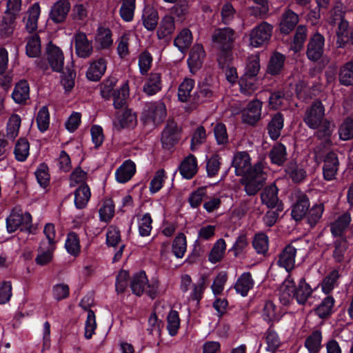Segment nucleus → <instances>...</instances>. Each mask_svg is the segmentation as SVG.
<instances>
[{
    "instance_id": "nucleus-1",
    "label": "nucleus",
    "mask_w": 353,
    "mask_h": 353,
    "mask_svg": "<svg viewBox=\"0 0 353 353\" xmlns=\"http://www.w3.org/2000/svg\"><path fill=\"white\" fill-rule=\"evenodd\" d=\"M212 40L220 48L218 62L223 68L232 59V50L234 41V31L230 28H219L212 35Z\"/></svg>"
},
{
    "instance_id": "nucleus-2",
    "label": "nucleus",
    "mask_w": 353,
    "mask_h": 353,
    "mask_svg": "<svg viewBox=\"0 0 353 353\" xmlns=\"http://www.w3.org/2000/svg\"><path fill=\"white\" fill-rule=\"evenodd\" d=\"M314 292L309 283H307L304 277L299 279L296 288L281 290L279 299L282 304L288 305L293 299H295L299 305H305L307 300Z\"/></svg>"
},
{
    "instance_id": "nucleus-3",
    "label": "nucleus",
    "mask_w": 353,
    "mask_h": 353,
    "mask_svg": "<svg viewBox=\"0 0 353 353\" xmlns=\"http://www.w3.org/2000/svg\"><path fill=\"white\" fill-rule=\"evenodd\" d=\"M166 117V105L163 101L159 100L145 104L141 119L145 125H158L164 121Z\"/></svg>"
},
{
    "instance_id": "nucleus-4",
    "label": "nucleus",
    "mask_w": 353,
    "mask_h": 353,
    "mask_svg": "<svg viewBox=\"0 0 353 353\" xmlns=\"http://www.w3.org/2000/svg\"><path fill=\"white\" fill-rule=\"evenodd\" d=\"M265 181V172L260 165L254 166L239 181L244 186V191L248 196L256 195L263 187Z\"/></svg>"
},
{
    "instance_id": "nucleus-5",
    "label": "nucleus",
    "mask_w": 353,
    "mask_h": 353,
    "mask_svg": "<svg viewBox=\"0 0 353 353\" xmlns=\"http://www.w3.org/2000/svg\"><path fill=\"white\" fill-rule=\"evenodd\" d=\"M46 54L48 64L43 60L37 61L36 63L39 69L46 72L50 66L52 71L61 72L64 65V55L61 48L50 43L46 47Z\"/></svg>"
},
{
    "instance_id": "nucleus-6",
    "label": "nucleus",
    "mask_w": 353,
    "mask_h": 353,
    "mask_svg": "<svg viewBox=\"0 0 353 353\" xmlns=\"http://www.w3.org/2000/svg\"><path fill=\"white\" fill-rule=\"evenodd\" d=\"M159 281L149 282L144 270L134 274V294L138 296L145 294L152 300L156 299L158 295Z\"/></svg>"
},
{
    "instance_id": "nucleus-7",
    "label": "nucleus",
    "mask_w": 353,
    "mask_h": 353,
    "mask_svg": "<svg viewBox=\"0 0 353 353\" xmlns=\"http://www.w3.org/2000/svg\"><path fill=\"white\" fill-rule=\"evenodd\" d=\"M273 26L262 21L253 28L249 34L250 45L253 48H261L268 45L273 32Z\"/></svg>"
},
{
    "instance_id": "nucleus-8",
    "label": "nucleus",
    "mask_w": 353,
    "mask_h": 353,
    "mask_svg": "<svg viewBox=\"0 0 353 353\" xmlns=\"http://www.w3.org/2000/svg\"><path fill=\"white\" fill-rule=\"evenodd\" d=\"M331 25L337 24L336 30V46L339 48H345L347 43H352V30L349 28V22L341 14H335L330 21Z\"/></svg>"
},
{
    "instance_id": "nucleus-9",
    "label": "nucleus",
    "mask_w": 353,
    "mask_h": 353,
    "mask_svg": "<svg viewBox=\"0 0 353 353\" xmlns=\"http://www.w3.org/2000/svg\"><path fill=\"white\" fill-rule=\"evenodd\" d=\"M325 108L320 101H314L306 110L303 121L310 129H317L324 122Z\"/></svg>"
},
{
    "instance_id": "nucleus-10",
    "label": "nucleus",
    "mask_w": 353,
    "mask_h": 353,
    "mask_svg": "<svg viewBox=\"0 0 353 353\" xmlns=\"http://www.w3.org/2000/svg\"><path fill=\"white\" fill-rule=\"evenodd\" d=\"M181 129L174 120H168L161 132V143L165 149L172 148L181 139Z\"/></svg>"
},
{
    "instance_id": "nucleus-11",
    "label": "nucleus",
    "mask_w": 353,
    "mask_h": 353,
    "mask_svg": "<svg viewBox=\"0 0 353 353\" xmlns=\"http://www.w3.org/2000/svg\"><path fill=\"white\" fill-rule=\"evenodd\" d=\"M325 37L319 32H316L309 39L307 45V58L313 62L321 59L324 52Z\"/></svg>"
},
{
    "instance_id": "nucleus-12",
    "label": "nucleus",
    "mask_w": 353,
    "mask_h": 353,
    "mask_svg": "<svg viewBox=\"0 0 353 353\" xmlns=\"http://www.w3.org/2000/svg\"><path fill=\"white\" fill-rule=\"evenodd\" d=\"M211 77H205L198 82L196 91L192 96L194 104H201L209 101L213 97L214 91L211 83Z\"/></svg>"
},
{
    "instance_id": "nucleus-13",
    "label": "nucleus",
    "mask_w": 353,
    "mask_h": 353,
    "mask_svg": "<svg viewBox=\"0 0 353 353\" xmlns=\"http://www.w3.org/2000/svg\"><path fill=\"white\" fill-rule=\"evenodd\" d=\"M7 229L9 232L16 231L19 228L21 230H29L32 226V216L29 212L24 214L14 213L6 219Z\"/></svg>"
},
{
    "instance_id": "nucleus-14",
    "label": "nucleus",
    "mask_w": 353,
    "mask_h": 353,
    "mask_svg": "<svg viewBox=\"0 0 353 353\" xmlns=\"http://www.w3.org/2000/svg\"><path fill=\"white\" fill-rule=\"evenodd\" d=\"M260 70V62L257 59L250 61L245 68L244 74L239 80V85L241 89H252L254 85L255 77Z\"/></svg>"
},
{
    "instance_id": "nucleus-15",
    "label": "nucleus",
    "mask_w": 353,
    "mask_h": 353,
    "mask_svg": "<svg viewBox=\"0 0 353 353\" xmlns=\"http://www.w3.org/2000/svg\"><path fill=\"white\" fill-rule=\"evenodd\" d=\"M310 205V200L307 194L300 192L292 206V218L296 222L301 221L307 215Z\"/></svg>"
},
{
    "instance_id": "nucleus-16",
    "label": "nucleus",
    "mask_w": 353,
    "mask_h": 353,
    "mask_svg": "<svg viewBox=\"0 0 353 353\" xmlns=\"http://www.w3.org/2000/svg\"><path fill=\"white\" fill-rule=\"evenodd\" d=\"M296 248L292 244H288L279 254L277 265L290 272L294 268Z\"/></svg>"
},
{
    "instance_id": "nucleus-17",
    "label": "nucleus",
    "mask_w": 353,
    "mask_h": 353,
    "mask_svg": "<svg viewBox=\"0 0 353 353\" xmlns=\"http://www.w3.org/2000/svg\"><path fill=\"white\" fill-rule=\"evenodd\" d=\"M299 19L296 13L290 9H288L281 14L279 28L281 34L288 35L296 27Z\"/></svg>"
},
{
    "instance_id": "nucleus-18",
    "label": "nucleus",
    "mask_w": 353,
    "mask_h": 353,
    "mask_svg": "<svg viewBox=\"0 0 353 353\" xmlns=\"http://www.w3.org/2000/svg\"><path fill=\"white\" fill-rule=\"evenodd\" d=\"M232 165L235 168V174L242 177L254 168L251 166L250 157L247 152H238L234 156Z\"/></svg>"
},
{
    "instance_id": "nucleus-19",
    "label": "nucleus",
    "mask_w": 353,
    "mask_h": 353,
    "mask_svg": "<svg viewBox=\"0 0 353 353\" xmlns=\"http://www.w3.org/2000/svg\"><path fill=\"white\" fill-rule=\"evenodd\" d=\"M262 103L259 100H253L248 103L247 110L242 114V121L250 125H255L261 119Z\"/></svg>"
},
{
    "instance_id": "nucleus-20",
    "label": "nucleus",
    "mask_w": 353,
    "mask_h": 353,
    "mask_svg": "<svg viewBox=\"0 0 353 353\" xmlns=\"http://www.w3.org/2000/svg\"><path fill=\"white\" fill-rule=\"evenodd\" d=\"M205 56V52L202 45H196L192 48L187 60L191 73L195 74L201 68Z\"/></svg>"
},
{
    "instance_id": "nucleus-21",
    "label": "nucleus",
    "mask_w": 353,
    "mask_h": 353,
    "mask_svg": "<svg viewBox=\"0 0 353 353\" xmlns=\"http://www.w3.org/2000/svg\"><path fill=\"white\" fill-rule=\"evenodd\" d=\"M339 161L337 154L334 152H329L325 157L323 167V177L327 181L332 180L339 168Z\"/></svg>"
},
{
    "instance_id": "nucleus-22",
    "label": "nucleus",
    "mask_w": 353,
    "mask_h": 353,
    "mask_svg": "<svg viewBox=\"0 0 353 353\" xmlns=\"http://www.w3.org/2000/svg\"><path fill=\"white\" fill-rule=\"evenodd\" d=\"M161 74L151 72L145 79L143 92L148 97L154 96L162 90Z\"/></svg>"
},
{
    "instance_id": "nucleus-23",
    "label": "nucleus",
    "mask_w": 353,
    "mask_h": 353,
    "mask_svg": "<svg viewBox=\"0 0 353 353\" xmlns=\"http://www.w3.org/2000/svg\"><path fill=\"white\" fill-rule=\"evenodd\" d=\"M75 50L78 57L87 58L92 52V43L88 39L85 33L79 32L74 35Z\"/></svg>"
},
{
    "instance_id": "nucleus-24",
    "label": "nucleus",
    "mask_w": 353,
    "mask_h": 353,
    "mask_svg": "<svg viewBox=\"0 0 353 353\" xmlns=\"http://www.w3.org/2000/svg\"><path fill=\"white\" fill-rule=\"evenodd\" d=\"M70 10V3L68 0H59L52 7L50 17L55 23H61L65 21Z\"/></svg>"
},
{
    "instance_id": "nucleus-25",
    "label": "nucleus",
    "mask_w": 353,
    "mask_h": 353,
    "mask_svg": "<svg viewBox=\"0 0 353 353\" xmlns=\"http://www.w3.org/2000/svg\"><path fill=\"white\" fill-rule=\"evenodd\" d=\"M40 13L41 8L37 2L32 4L28 8L26 16L23 17V22L25 23V29L29 33H32L37 30Z\"/></svg>"
},
{
    "instance_id": "nucleus-26",
    "label": "nucleus",
    "mask_w": 353,
    "mask_h": 353,
    "mask_svg": "<svg viewBox=\"0 0 353 353\" xmlns=\"http://www.w3.org/2000/svg\"><path fill=\"white\" fill-rule=\"evenodd\" d=\"M283 126V114L281 112H276L273 114L266 128L268 134L272 141H276L278 140Z\"/></svg>"
},
{
    "instance_id": "nucleus-27",
    "label": "nucleus",
    "mask_w": 353,
    "mask_h": 353,
    "mask_svg": "<svg viewBox=\"0 0 353 353\" xmlns=\"http://www.w3.org/2000/svg\"><path fill=\"white\" fill-rule=\"evenodd\" d=\"M175 30V20L171 15H165L160 22L157 34L159 39L170 41Z\"/></svg>"
},
{
    "instance_id": "nucleus-28",
    "label": "nucleus",
    "mask_w": 353,
    "mask_h": 353,
    "mask_svg": "<svg viewBox=\"0 0 353 353\" xmlns=\"http://www.w3.org/2000/svg\"><path fill=\"white\" fill-rule=\"evenodd\" d=\"M268 157L272 164L283 166L288 159L286 146L281 142H276L269 151Z\"/></svg>"
},
{
    "instance_id": "nucleus-29",
    "label": "nucleus",
    "mask_w": 353,
    "mask_h": 353,
    "mask_svg": "<svg viewBox=\"0 0 353 353\" xmlns=\"http://www.w3.org/2000/svg\"><path fill=\"white\" fill-rule=\"evenodd\" d=\"M179 170L184 179H192L198 170L197 159L196 157L191 154H189L181 163Z\"/></svg>"
},
{
    "instance_id": "nucleus-30",
    "label": "nucleus",
    "mask_w": 353,
    "mask_h": 353,
    "mask_svg": "<svg viewBox=\"0 0 353 353\" xmlns=\"http://www.w3.org/2000/svg\"><path fill=\"white\" fill-rule=\"evenodd\" d=\"M335 299L332 295L327 296L314 309V313L321 319H327L334 313Z\"/></svg>"
},
{
    "instance_id": "nucleus-31",
    "label": "nucleus",
    "mask_w": 353,
    "mask_h": 353,
    "mask_svg": "<svg viewBox=\"0 0 353 353\" xmlns=\"http://www.w3.org/2000/svg\"><path fill=\"white\" fill-rule=\"evenodd\" d=\"M141 19L145 28L152 31L156 29L158 24V12L153 7L145 6L143 10Z\"/></svg>"
},
{
    "instance_id": "nucleus-32",
    "label": "nucleus",
    "mask_w": 353,
    "mask_h": 353,
    "mask_svg": "<svg viewBox=\"0 0 353 353\" xmlns=\"http://www.w3.org/2000/svg\"><path fill=\"white\" fill-rule=\"evenodd\" d=\"M113 105L116 109L122 108L128 103L130 97L129 81H125L121 87L112 94Z\"/></svg>"
},
{
    "instance_id": "nucleus-33",
    "label": "nucleus",
    "mask_w": 353,
    "mask_h": 353,
    "mask_svg": "<svg viewBox=\"0 0 353 353\" xmlns=\"http://www.w3.org/2000/svg\"><path fill=\"white\" fill-rule=\"evenodd\" d=\"M30 97V87L28 83L22 80L15 85L12 93L13 100L19 104L26 103Z\"/></svg>"
},
{
    "instance_id": "nucleus-34",
    "label": "nucleus",
    "mask_w": 353,
    "mask_h": 353,
    "mask_svg": "<svg viewBox=\"0 0 353 353\" xmlns=\"http://www.w3.org/2000/svg\"><path fill=\"white\" fill-rule=\"evenodd\" d=\"M192 39V32L189 28H184L174 39V46L176 47L180 52H184L190 47Z\"/></svg>"
},
{
    "instance_id": "nucleus-35",
    "label": "nucleus",
    "mask_w": 353,
    "mask_h": 353,
    "mask_svg": "<svg viewBox=\"0 0 353 353\" xmlns=\"http://www.w3.org/2000/svg\"><path fill=\"white\" fill-rule=\"evenodd\" d=\"M105 70L106 62L104 59L100 58L90 64L86 72V76L88 79L97 81L101 79Z\"/></svg>"
},
{
    "instance_id": "nucleus-36",
    "label": "nucleus",
    "mask_w": 353,
    "mask_h": 353,
    "mask_svg": "<svg viewBox=\"0 0 353 353\" xmlns=\"http://www.w3.org/2000/svg\"><path fill=\"white\" fill-rule=\"evenodd\" d=\"M285 61L284 54L274 52L270 59L267 68L268 72L272 76L279 74L283 68Z\"/></svg>"
},
{
    "instance_id": "nucleus-37",
    "label": "nucleus",
    "mask_w": 353,
    "mask_h": 353,
    "mask_svg": "<svg viewBox=\"0 0 353 353\" xmlns=\"http://www.w3.org/2000/svg\"><path fill=\"white\" fill-rule=\"evenodd\" d=\"M261 203L268 208L273 209L279 201L278 189L275 185L268 186L261 194Z\"/></svg>"
},
{
    "instance_id": "nucleus-38",
    "label": "nucleus",
    "mask_w": 353,
    "mask_h": 353,
    "mask_svg": "<svg viewBox=\"0 0 353 353\" xmlns=\"http://www.w3.org/2000/svg\"><path fill=\"white\" fill-rule=\"evenodd\" d=\"M285 172L295 183L302 182L307 175L305 170L302 168H299L294 161H291L286 164Z\"/></svg>"
},
{
    "instance_id": "nucleus-39",
    "label": "nucleus",
    "mask_w": 353,
    "mask_h": 353,
    "mask_svg": "<svg viewBox=\"0 0 353 353\" xmlns=\"http://www.w3.org/2000/svg\"><path fill=\"white\" fill-rule=\"evenodd\" d=\"M254 283L251 273L247 272L243 273L238 279L234 288L237 293L242 296H245L248 295L249 290L253 288Z\"/></svg>"
},
{
    "instance_id": "nucleus-40",
    "label": "nucleus",
    "mask_w": 353,
    "mask_h": 353,
    "mask_svg": "<svg viewBox=\"0 0 353 353\" xmlns=\"http://www.w3.org/2000/svg\"><path fill=\"white\" fill-rule=\"evenodd\" d=\"M322 333L319 330H314L305 339L304 345L309 353H319L321 349Z\"/></svg>"
},
{
    "instance_id": "nucleus-41",
    "label": "nucleus",
    "mask_w": 353,
    "mask_h": 353,
    "mask_svg": "<svg viewBox=\"0 0 353 353\" xmlns=\"http://www.w3.org/2000/svg\"><path fill=\"white\" fill-rule=\"evenodd\" d=\"M91 196L89 186L87 184H81L74 192V205L78 209L84 208Z\"/></svg>"
},
{
    "instance_id": "nucleus-42",
    "label": "nucleus",
    "mask_w": 353,
    "mask_h": 353,
    "mask_svg": "<svg viewBox=\"0 0 353 353\" xmlns=\"http://www.w3.org/2000/svg\"><path fill=\"white\" fill-rule=\"evenodd\" d=\"M272 327L273 323H271L269 328L265 332V343H267L265 350L268 352H270L272 353H276V352L280 347L281 342L279 336V334L272 328Z\"/></svg>"
},
{
    "instance_id": "nucleus-43",
    "label": "nucleus",
    "mask_w": 353,
    "mask_h": 353,
    "mask_svg": "<svg viewBox=\"0 0 353 353\" xmlns=\"http://www.w3.org/2000/svg\"><path fill=\"white\" fill-rule=\"evenodd\" d=\"M26 54L30 57H37L41 54V39L37 33H34L26 37Z\"/></svg>"
},
{
    "instance_id": "nucleus-44",
    "label": "nucleus",
    "mask_w": 353,
    "mask_h": 353,
    "mask_svg": "<svg viewBox=\"0 0 353 353\" xmlns=\"http://www.w3.org/2000/svg\"><path fill=\"white\" fill-rule=\"evenodd\" d=\"M115 176L117 181L121 183L130 181L132 177V161H125L116 170Z\"/></svg>"
},
{
    "instance_id": "nucleus-45",
    "label": "nucleus",
    "mask_w": 353,
    "mask_h": 353,
    "mask_svg": "<svg viewBox=\"0 0 353 353\" xmlns=\"http://www.w3.org/2000/svg\"><path fill=\"white\" fill-rule=\"evenodd\" d=\"M226 249V243L223 239H218L208 254V261L213 264L221 261Z\"/></svg>"
},
{
    "instance_id": "nucleus-46",
    "label": "nucleus",
    "mask_w": 353,
    "mask_h": 353,
    "mask_svg": "<svg viewBox=\"0 0 353 353\" xmlns=\"http://www.w3.org/2000/svg\"><path fill=\"white\" fill-rule=\"evenodd\" d=\"M55 247L46 245L45 243H40L38 254L35 258L36 263L39 265H45L49 263L53 257V252Z\"/></svg>"
},
{
    "instance_id": "nucleus-47",
    "label": "nucleus",
    "mask_w": 353,
    "mask_h": 353,
    "mask_svg": "<svg viewBox=\"0 0 353 353\" xmlns=\"http://www.w3.org/2000/svg\"><path fill=\"white\" fill-rule=\"evenodd\" d=\"M21 121V118L18 114H13L10 116L6 125V137L8 140L13 141L18 136Z\"/></svg>"
},
{
    "instance_id": "nucleus-48",
    "label": "nucleus",
    "mask_w": 353,
    "mask_h": 353,
    "mask_svg": "<svg viewBox=\"0 0 353 353\" xmlns=\"http://www.w3.org/2000/svg\"><path fill=\"white\" fill-rule=\"evenodd\" d=\"M341 275L338 270H332L323 280L321 284L322 291L325 294H329L338 285V280Z\"/></svg>"
},
{
    "instance_id": "nucleus-49",
    "label": "nucleus",
    "mask_w": 353,
    "mask_h": 353,
    "mask_svg": "<svg viewBox=\"0 0 353 353\" xmlns=\"http://www.w3.org/2000/svg\"><path fill=\"white\" fill-rule=\"evenodd\" d=\"M195 81L190 78H185L178 88V99L182 103L187 102L190 98V92L194 87Z\"/></svg>"
},
{
    "instance_id": "nucleus-50",
    "label": "nucleus",
    "mask_w": 353,
    "mask_h": 353,
    "mask_svg": "<svg viewBox=\"0 0 353 353\" xmlns=\"http://www.w3.org/2000/svg\"><path fill=\"white\" fill-rule=\"evenodd\" d=\"M80 305L85 310H88L87 319L85 325V337L90 339L92 338L97 327L95 314L92 310H88L87 305H84V299L81 300Z\"/></svg>"
},
{
    "instance_id": "nucleus-51",
    "label": "nucleus",
    "mask_w": 353,
    "mask_h": 353,
    "mask_svg": "<svg viewBox=\"0 0 353 353\" xmlns=\"http://www.w3.org/2000/svg\"><path fill=\"white\" fill-rule=\"evenodd\" d=\"M186 249V236L183 233H179L172 242V252L176 258L181 259L183 257Z\"/></svg>"
},
{
    "instance_id": "nucleus-52",
    "label": "nucleus",
    "mask_w": 353,
    "mask_h": 353,
    "mask_svg": "<svg viewBox=\"0 0 353 353\" xmlns=\"http://www.w3.org/2000/svg\"><path fill=\"white\" fill-rule=\"evenodd\" d=\"M132 121L131 109L126 108L117 113V119L113 121V125L116 130H121L128 128Z\"/></svg>"
},
{
    "instance_id": "nucleus-53",
    "label": "nucleus",
    "mask_w": 353,
    "mask_h": 353,
    "mask_svg": "<svg viewBox=\"0 0 353 353\" xmlns=\"http://www.w3.org/2000/svg\"><path fill=\"white\" fill-rule=\"evenodd\" d=\"M339 139L342 141L353 139V119L352 117H346L341 123L339 128Z\"/></svg>"
},
{
    "instance_id": "nucleus-54",
    "label": "nucleus",
    "mask_w": 353,
    "mask_h": 353,
    "mask_svg": "<svg viewBox=\"0 0 353 353\" xmlns=\"http://www.w3.org/2000/svg\"><path fill=\"white\" fill-rule=\"evenodd\" d=\"M323 212L324 205L323 203L315 204L310 209H308L307 213V223L311 228L316 226L321 219Z\"/></svg>"
},
{
    "instance_id": "nucleus-55",
    "label": "nucleus",
    "mask_w": 353,
    "mask_h": 353,
    "mask_svg": "<svg viewBox=\"0 0 353 353\" xmlns=\"http://www.w3.org/2000/svg\"><path fill=\"white\" fill-rule=\"evenodd\" d=\"M316 130L315 136L317 139L323 141L326 145H331V136L332 134L331 123L327 119H325L324 122Z\"/></svg>"
},
{
    "instance_id": "nucleus-56",
    "label": "nucleus",
    "mask_w": 353,
    "mask_h": 353,
    "mask_svg": "<svg viewBox=\"0 0 353 353\" xmlns=\"http://www.w3.org/2000/svg\"><path fill=\"white\" fill-rule=\"evenodd\" d=\"M252 246L258 254H265L268 250V236L263 232L254 235Z\"/></svg>"
},
{
    "instance_id": "nucleus-57",
    "label": "nucleus",
    "mask_w": 353,
    "mask_h": 353,
    "mask_svg": "<svg viewBox=\"0 0 353 353\" xmlns=\"http://www.w3.org/2000/svg\"><path fill=\"white\" fill-rule=\"evenodd\" d=\"M339 81L341 85L349 86L353 85V63H346L340 70Z\"/></svg>"
},
{
    "instance_id": "nucleus-58",
    "label": "nucleus",
    "mask_w": 353,
    "mask_h": 353,
    "mask_svg": "<svg viewBox=\"0 0 353 353\" xmlns=\"http://www.w3.org/2000/svg\"><path fill=\"white\" fill-rule=\"evenodd\" d=\"M216 144L226 145L229 143V138L226 125L223 123H217L213 128Z\"/></svg>"
},
{
    "instance_id": "nucleus-59",
    "label": "nucleus",
    "mask_w": 353,
    "mask_h": 353,
    "mask_svg": "<svg viewBox=\"0 0 353 353\" xmlns=\"http://www.w3.org/2000/svg\"><path fill=\"white\" fill-rule=\"evenodd\" d=\"M167 329L170 336H174L177 334L180 327V318L179 312L171 310L167 316Z\"/></svg>"
},
{
    "instance_id": "nucleus-60",
    "label": "nucleus",
    "mask_w": 353,
    "mask_h": 353,
    "mask_svg": "<svg viewBox=\"0 0 353 353\" xmlns=\"http://www.w3.org/2000/svg\"><path fill=\"white\" fill-rule=\"evenodd\" d=\"M16 14L5 11L1 24L0 30L6 35H10L12 33L14 28V21Z\"/></svg>"
},
{
    "instance_id": "nucleus-61",
    "label": "nucleus",
    "mask_w": 353,
    "mask_h": 353,
    "mask_svg": "<svg viewBox=\"0 0 353 353\" xmlns=\"http://www.w3.org/2000/svg\"><path fill=\"white\" fill-rule=\"evenodd\" d=\"M29 143L26 139H19L15 145L14 153L17 160L24 161L29 155Z\"/></svg>"
},
{
    "instance_id": "nucleus-62",
    "label": "nucleus",
    "mask_w": 353,
    "mask_h": 353,
    "mask_svg": "<svg viewBox=\"0 0 353 353\" xmlns=\"http://www.w3.org/2000/svg\"><path fill=\"white\" fill-rule=\"evenodd\" d=\"M65 247L71 255L77 256L79 254L81 246L79 239L76 233L70 232L68 234Z\"/></svg>"
},
{
    "instance_id": "nucleus-63",
    "label": "nucleus",
    "mask_w": 353,
    "mask_h": 353,
    "mask_svg": "<svg viewBox=\"0 0 353 353\" xmlns=\"http://www.w3.org/2000/svg\"><path fill=\"white\" fill-rule=\"evenodd\" d=\"M101 221L104 222L110 221L114 214V205L112 200L107 199L103 202L99 210Z\"/></svg>"
},
{
    "instance_id": "nucleus-64",
    "label": "nucleus",
    "mask_w": 353,
    "mask_h": 353,
    "mask_svg": "<svg viewBox=\"0 0 353 353\" xmlns=\"http://www.w3.org/2000/svg\"><path fill=\"white\" fill-rule=\"evenodd\" d=\"M207 196V188L205 186L198 188L193 191L188 198V203L192 208H199L203 199Z\"/></svg>"
}]
</instances>
